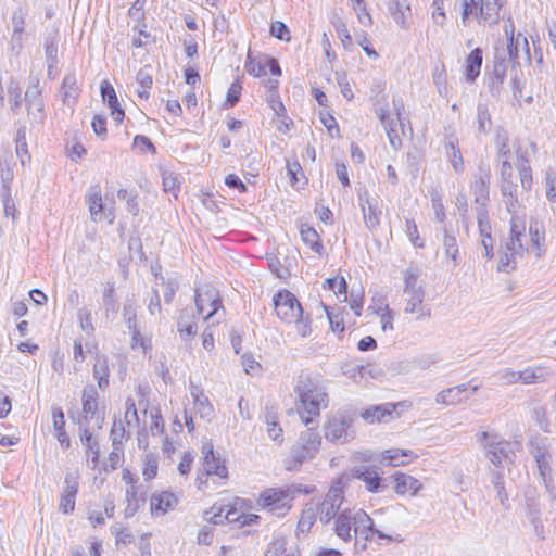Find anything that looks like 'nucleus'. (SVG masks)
I'll return each instance as SVG.
<instances>
[{"label": "nucleus", "instance_id": "obj_1", "mask_svg": "<svg viewBox=\"0 0 556 556\" xmlns=\"http://www.w3.org/2000/svg\"><path fill=\"white\" fill-rule=\"evenodd\" d=\"M252 503L243 497L235 496L229 503L224 505H212L205 511L206 520L212 525H223L225 522L237 525L238 527H248L257 525L261 516L249 513Z\"/></svg>", "mask_w": 556, "mask_h": 556}, {"label": "nucleus", "instance_id": "obj_2", "mask_svg": "<svg viewBox=\"0 0 556 556\" xmlns=\"http://www.w3.org/2000/svg\"><path fill=\"white\" fill-rule=\"evenodd\" d=\"M277 317L286 324H294L296 332L301 337H307L312 332L311 319L304 316L301 303L289 290H280L273 298Z\"/></svg>", "mask_w": 556, "mask_h": 556}, {"label": "nucleus", "instance_id": "obj_3", "mask_svg": "<svg viewBox=\"0 0 556 556\" xmlns=\"http://www.w3.org/2000/svg\"><path fill=\"white\" fill-rule=\"evenodd\" d=\"M294 392L298 395V409L307 413L311 417H317L321 408L328 406V395L318 381L307 374L298 377Z\"/></svg>", "mask_w": 556, "mask_h": 556}, {"label": "nucleus", "instance_id": "obj_4", "mask_svg": "<svg viewBox=\"0 0 556 556\" xmlns=\"http://www.w3.org/2000/svg\"><path fill=\"white\" fill-rule=\"evenodd\" d=\"M525 224L519 222L518 217L513 215L510 219V231L508 238L504 241L501 251L497 270L510 273L516 269L517 260L528 253L525 247L526 240Z\"/></svg>", "mask_w": 556, "mask_h": 556}, {"label": "nucleus", "instance_id": "obj_5", "mask_svg": "<svg viewBox=\"0 0 556 556\" xmlns=\"http://www.w3.org/2000/svg\"><path fill=\"white\" fill-rule=\"evenodd\" d=\"M300 489L293 486H273L264 489L256 498L260 509L278 518L287 516Z\"/></svg>", "mask_w": 556, "mask_h": 556}, {"label": "nucleus", "instance_id": "obj_6", "mask_svg": "<svg viewBox=\"0 0 556 556\" xmlns=\"http://www.w3.org/2000/svg\"><path fill=\"white\" fill-rule=\"evenodd\" d=\"M332 530L344 543L352 540V530L363 533V529H371V517L364 509L345 508L334 518Z\"/></svg>", "mask_w": 556, "mask_h": 556}, {"label": "nucleus", "instance_id": "obj_7", "mask_svg": "<svg viewBox=\"0 0 556 556\" xmlns=\"http://www.w3.org/2000/svg\"><path fill=\"white\" fill-rule=\"evenodd\" d=\"M202 467L197 475H200L201 483H207V476H215L218 482H228L229 470L226 462L215 452L212 441H205L201 446Z\"/></svg>", "mask_w": 556, "mask_h": 556}, {"label": "nucleus", "instance_id": "obj_8", "mask_svg": "<svg viewBox=\"0 0 556 556\" xmlns=\"http://www.w3.org/2000/svg\"><path fill=\"white\" fill-rule=\"evenodd\" d=\"M346 483L348 480L344 475L337 477L320 503V519L325 523H328L338 515L344 502V488Z\"/></svg>", "mask_w": 556, "mask_h": 556}, {"label": "nucleus", "instance_id": "obj_9", "mask_svg": "<svg viewBox=\"0 0 556 556\" xmlns=\"http://www.w3.org/2000/svg\"><path fill=\"white\" fill-rule=\"evenodd\" d=\"M194 301L197 312L199 315H203L204 320L212 318L223 307L218 290L210 283L195 288Z\"/></svg>", "mask_w": 556, "mask_h": 556}, {"label": "nucleus", "instance_id": "obj_10", "mask_svg": "<svg viewBox=\"0 0 556 556\" xmlns=\"http://www.w3.org/2000/svg\"><path fill=\"white\" fill-rule=\"evenodd\" d=\"M393 109L396 115V119L390 118L386 109L379 110L378 117L387 131L390 144L394 149H397L402 144V140L399 137L397 127H403L402 114L404 112V103L401 98H393Z\"/></svg>", "mask_w": 556, "mask_h": 556}, {"label": "nucleus", "instance_id": "obj_11", "mask_svg": "<svg viewBox=\"0 0 556 556\" xmlns=\"http://www.w3.org/2000/svg\"><path fill=\"white\" fill-rule=\"evenodd\" d=\"M150 387L147 383H140L136 388L135 397L126 400V412L124 417H139V413L143 417H161L157 412L149 408L148 395Z\"/></svg>", "mask_w": 556, "mask_h": 556}, {"label": "nucleus", "instance_id": "obj_12", "mask_svg": "<svg viewBox=\"0 0 556 556\" xmlns=\"http://www.w3.org/2000/svg\"><path fill=\"white\" fill-rule=\"evenodd\" d=\"M505 52L496 50L493 56L492 70L489 72L488 87L492 96L498 97L507 74Z\"/></svg>", "mask_w": 556, "mask_h": 556}, {"label": "nucleus", "instance_id": "obj_13", "mask_svg": "<svg viewBox=\"0 0 556 556\" xmlns=\"http://www.w3.org/2000/svg\"><path fill=\"white\" fill-rule=\"evenodd\" d=\"M85 202L93 222L101 220L104 217L108 218L109 223H113L115 216L111 211L105 212L101 187L98 184L89 187L85 195Z\"/></svg>", "mask_w": 556, "mask_h": 556}, {"label": "nucleus", "instance_id": "obj_14", "mask_svg": "<svg viewBox=\"0 0 556 556\" xmlns=\"http://www.w3.org/2000/svg\"><path fill=\"white\" fill-rule=\"evenodd\" d=\"M478 390V386H472L471 382L463 383L456 387L445 389L438 393L435 402L443 405H457L467 401Z\"/></svg>", "mask_w": 556, "mask_h": 556}, {"label": "nucleus", "instance_id": "obj_15", "mask_svg": "<svg viewBox=\"0 0 556 556\" xmlns=\"http://www.w3.org/2000/svg\"><path fill=\"white\" fill-rule=\"evenodd\" d=\"M358 201L367 229L375 231L380 224L381 215V210L378 207V200L371 198L367 190H363L358 192Z\"/></svg>", "mask_w": 556, "mask_h": 556}, {"label": "nucleus", "instance_id": "obj_16", "mask_svg": "<svg viewBox=\"0 0 556 556\" xmlns=\"http://www.w3.org/2000/svg\"><path fill=\"white\" fill-rule=\"evenodd\" d=\"M393 491L399 496H416L424 488L422 482L403 471H396L391 477Z\"/></svg>", "mask_w": 556, "mask_h": 556}, {"label": "nucleus", "instance_id": "obj_17", "mask_svg": "<svg viewBox=\"0 0 556 556\" xmlns=\"http://www.w3.org/2000/svg\"><path fill=\"white\" fill-rule=\"evenodd\" d=\"M490 177V168L484 165H480L477 173L473 175L471 189L475 195V202L479 205L478 207H485L489 202Z\"/></svg>", "mask_w": 556, "mask_h": 556}, {"label": "nucleus", "instance_id": "obj_18", "mask_svg": "<svg viewBox=\"0 0 556 556\" xmlns=\"http://www.w3.org/2000/svg\"><path fill=\"white\" fill-rule=\"evenodd\" d=\"M404 294L406 295L404 307L405 314L414 315L416 320H422L431 317V307L424 303L426 295L425 289Z\"/></svg>", "mask_w": 556, "mask_h": 556}, {"label": "nucleus", "instance_id": "obj_19", "mask_svg": "<svg viewBox=\"0 0 556 556\" xmlns=\"http://www.w3.org/2000/svg\"><path fill=\"white\" fill-rule=\"evenodd\" d=\"M529 242L528 236L523 241L525 247L528 248V252H533L536 258H541L545 254V230L544 226L536 219H531L529 223Z\"/></svg>", "mask_w": 556, "mask_h": 556}, {"label": "nucleus", "instance_id": "obj_20", "mask_svg": "<svg viewBox=\"0 0 556 556\" xmlns=\"http://www.w3.org/2000/svg\"><path fill=\"white\" fill-rule=\"evenodd\" d=\"M27 17V11L23 8L16 9L12 14V35L10 47L12 52L18 54L23 48V42L26 38L25 23Z\"/></svg>", "mask_w": 556, "mask_h": 556}, {"label": "nucleus", "instance_id": "obj_21", "mask_svg": "<svg viewBox=\"0 0 556 556\" xmlns=\"http://www.w3.org/2000/svg\"><path fill=\"white\" fill-rule=\"evenodd\" d=\"M412 407V401H401L399 403H383L379 405H370L361 414V417H387L392 415L393 413L402 415L404 413H409Z\"/></svg>", "mask_w": 556, "mask_h": 556}, {"label": "nucleus", "instance_id": "obj_22", "mask_svg": "<svg viewBox=\"0 0 556 556\" xmlns=\"http://www.w3.org/2000/svg\"><path fill=\"white\" fill-rule=\"evenodd\" d=\"M418 458V454L408 448H388L381 452L380 463L389 467L406 466Z\"/></svg>", "mask_w": 556, "mask_h": 556}, {"label": "nucleus", "instance_id": "obj_23", "mask_svg": "<svg viewBox=\"0 0 556 556\" xmlns=\"http://www.w3.org/2000/svg\"><path fill=\"white\" fill-rule=\"evenodd\" d=\"M178 504V497L170 491H161L150 498V511L153 516H163L175 509Z\"/></svg>", "mask_w": 556, "mask_h": 556}, {"label": "nucleus", "instance_id": "obj_24", "mask_svg": "<svg viewBox=\"0 0 556 556\" xmlns=\"http://www.w3.org/2000/svg\"><path fill=\"white\" fill-rule=\"evenodd\" d=\"M25 101L28 115H31L38 122H42L45 118V104L38 85H33L27 88Z\"/></svg>", "mask_w": 556, "mask_h": 556}, {"label": "nucleus", "instance_id": "obj_25", "mask_svg": "<svg viewBox=\"0 0 556 556\" xmlns=\"http://www.w3.org/2000/svg\"><path fill=\"white\" fill-rule=\"evenodd\" d=\"M352 475L361 480L369 493H378L381 489L382 478L374 467L354 469Z\"/></svg>", "mask_w": 556, "mask_h": 556}, {"label": "nucleus", "instance_id": "obj_26", "mask_svg": "<svg viewBox=\"0 0 556 556\" xmlns=\"http://www.w3.org/2000/svg\"><path fill=\"white\" fill-rule=\"evenodd\" d=\"M100 90H101V97H102L103 102H105L109 105V108L111 109L112 117L117 123L123 122L125 112L119 106L118 99H117V96H116V92H115L113 86L108 80H103L101 83Z\"/></svg>", "mask_w": 556, "mask_h": 556}, {"label": "nucleus", "instance_id": "obj_27", "mask_svg": "<svg viewBox=\"0 0 556 556\" xmlns=\"http://www.w3.org/2000/svg\"><path fill=\"white\" fill-rule=\"evenodd\" d=\"M80 93V89L78 86L77 77L75 73H68L64 76L62 86H61V94L62 101L67 106H74L78 100Z\"/></svg>", "mask_w": 556, "mask_h": 556}, {"label": "nucleus", "instance_id": "obj_28", "mask_svg": "<svg viewBox=\"0 0 556 556\" xmlns=\"http://www.w3.org/2000/svg\"><path fill=\"white\" fill-rule=\"evenodd\" d=\"M65 482L66 488L61 496L59 508L63 514L68 515L75 510L78 482L74 478H66Z\"/></svg>", "mask_w": 556, "mask_h": 556}, {"label": "nucleus", "instance_id": "obj_29", "mask_svg": "<svg viewBox=\"0 0 556 556\" xmlns=\"http://www.w3.org/2000/svg\"><path fill=\"white\" fill-rule=\"evenodd\" d=\"M520 52H523L527 60L530 61L531 55L529 42L521 33H518L515 38H510V40L507 41V53L509 61H511L514 64L518 63Z\"/></svg>", "mask_w": 556, "mask_h": 556}, {"label": "nucleus", "instance_id": "obj_30", "mask_svg": "<svg viewBox=\"0 0 556 556\" xmlns=\"http://www.w3.org/2000/svg\"><path fill=\"white\" fill-rule=\"evenodd\" d=\"M177 330L182 340L188 341L192 339L197 333V324L194 321V315L191 309L185 308L180 312Z\"/></svg>", "mask_w": 556, "mask_h": 556}, {"label": "nucleus", "instance_id": "obj_31", "mask_svg": "<svg viewBox=\"0 0 556 556\" xmlns=\"http://www.w3.org/2000/svg\"><path fill=\"white\" fill-rule=\"evenodd\" d=\"M506 0H483L479 7L480 21L488 24H495L500 18V11Z\"/></svg>", "mask_w": 556, "mask_h": 556}, {"label": "nucleus", "instance_id": "obj_32", "mask_svg": "<svg viewBox=\"0 0 556 556\" xmlns=\"http://www.w3.org/2000/svg\"><path fill=\"white\" fill-rule=\"evenodd\" d=\"M445 154L455 173H463L465 168L464 160L458 148V141L454 136H450L445 140Z\"/></svg>", "mask_w": 556, "mask_h": 556}, {"label": "nucleus", "instance_id": "obj_33", "mask_svg": "<svg viewBox=\"0 0 556 556\" xmlns=\"http://www.w3.org/2000/svg\"><path fill=\"white\" fill-rule=\"evenodd\" d=\"M482 50L480 48L473 49L466 59V80L473 83L480 75L482 66Z\"/></svg>", "mask_w": 556, "mask_h": 556}, {"label": "nucleus", "instance_id": "obj_34", "mask_svg": "<svg viewBox=\"0 0 556 556\" xmlns=\"http://www.w3.org/2000/svg\"><path fill=\"white\" fill-rule=\"evenodd\" d=\"M109 362L106 356L98 355L93 365V378L98 381V386L101 390H105L109 387Z\"/></svg>", "mask_w": 556, "mask_h": 556}, {"label": "nucleus", "instance_id": "obj_35", "mask_svg": "<svg viewBox=\"0 0 556 556\" xmlns=\"http://www.w3.org/2000/svg\"><path fill=\"white\" fill-rule=\"evenodd\" d=\"M190 394L194 401V406L197 408L195 414H199L200 417H207L211 415L213 408L208 402V399L202 393V391L197 386L190 387Z\"/></svg>", "mask_w": 556, "mask_h": 556}, {"label": "nucleus", "instance_id": "obj_36", "mask_svg": "<svg viewBox=\"0 0 556 556\" xmlns=\"http://www.w3.org/2000/svg\"><path fill=\"white\" fill-rule=\"evenodd\" d=\"M300 233L303 242L306 245H308L314 252L321 254L324 247L320 243L319 235L313 227L302 225Z\"/></svg>", "mask_w": 556, "mask_h": 556}, {"label": "nucleus", "instance_id": "obj_37", "mask_svg": "<svg viewBox=\"0 0 556 556\" xmlns=\"http://www.w3.org/2000/svg\"><path fill=\"white\" fill-rule=\"evenodd\" d=\"M443 231V248L445 251V255L453 261L454 265H456L458 263L459 257V249L456 236L450 232L446 227H444Z\"/></svg>", "mask_w": 556, "mask_h": 556}, {"label": "nucleus", "instance_id": "obj_38", "mask_svg": "<svg viewBox=\"0 0 556 556\" xmlns=\"http://www.w3.org/2000/svg\"><path fill=\"white\" fill-rule=\"evenodd\" d=\"M144 481H151L157 477L159 473V458L155 454H146L142 459L141 468Z\"/></svg>", "mask_w": 556, "mask_h": 556}, {"label": "nucleus", "instance_id": "obj_39", "mask_svg": "<svg viewBox=\"0 0 556 556\" xmlns=\"http://www.w3.org/2000/svg\"><path fill=\"white\" fill-rule=\"evenodd\" d=\"M514 454H515V451L511 447L510 443L506 442L504 445L502 443H500L498 446L494 447L491 451L490 459L494 465L500 466L502 464L503 459L508 460L509 463H513Z\"/></svg>", "mask_w": 556, "mask_h": 556}, {"label": "nucleus", "instance_id": "obj_40", "mask_svg": "<svg viewBox=\"0 0 556 556\" xmlns=\"http://www.w3.org/2000/svg\"><path fill=\"white\" fill-rule=\"evenodd\" d=\"M45 53L47 58L48 72L50 73L58 64V41L56 35L48 36L45 39Z\"/></svg>", "mask_w": 556, "mask_h": 556}, {"label": "nucleus", "instance_id": "obj_41", "mask_svg": "<svg viewBox=\"0 0 556 556\" xmlns=\"http://www.w3.org/2000/svg\"><path fill=\"white\" fill-rule=\"evenodd\" d=\"M418 269L409 267L404 271V293H412L415 291L424 290L422 285L418 282Z\"/></svg>", "mask_w": 556, "mask_h": 556}, {"label": "nucleus", "instance_id": "obj_42", "mask_svg": "<svg viewBox=\"0 0 556 556\" xmlns=\"http://www.w3.org/2000/svg\"><path fill=\"white\" fill-rule=\"evenodd\" d=\"M14 164L11 160L0 161L1 191H11V184L14 179Z\"/></svg>", "mask_w": 556, "mask_h": 556}, {"label": "nucleus", "instance_id": "obj_43", "mask_svg": "<svg viewBox=\"0 0 556 556\" xmlns=\"http://www.w3.org/2000/svg\"><path fill=\"white\" fill-rule=\"evenodd\" d=\"M114 508L99 507L92 508L88 511V520L93 528L98 526H102L105 523V520L113 515Z\"/></svg>", "mask_w": 556, "mask_h": 556}, {"label": "nucleus", "instance_id": "obj_44", "mask_svg": "<svg viewBox=\"0 0 556 556\" xmlns=\"http://www.w3.org/2000/svg\"><path fill=\"white\" fill-rule=\"evenodd\" d=\"M477 222L481 239L492 238V226L485 207L477 208Z\"/></svg>", "mask_w": 556, "mask_h": 556}, {"label": "nucleus", "instance_id": "obj_45", "mask_svg": "<svg viewBox=\"0 0 556 556\" xmlns=\"http://www.w3.org/2000/svg\"><path fill=\"white\" fill-rule=\"evenodd\" d=\"M16 155L21 161V164L24 166L26 163L30 161V154L27 150V142H26V132L25 129L20 128L16 132Z\"/></svg>", "mask_w": 556, "mask_h": 556}, {"label": "nucleus", "instance_id": "obj_46", "mask_svg": "<svg viewBox=\"0 0 556 556\" xmlns=\"http://www.w3.org/2000/svg\"><path fill=\"white\" fill-rule=\"evenodd\" d=\"M519 381L525 384L535 383L544 380V372L542 367L531 368L528 367L521 371H518Z\"/></svg>", "mask_w": 556, "mask_h": 556}, {"label": "nucleus", "instance_id": "obj_47", "mask_svg": "<svg viewBox=\"0 0 556 556\" xmlns=\"http://www.w3.org/2000/svg\"><path fill=\"white\" fill-rule=\"evenodd\" d=\"M477 122L479 132L486 134L491 129V114L483 103H479L477 106Z\"/></svg>", "mask_w": 556, "mask_h": 556}, {"label": "nucleus", "instance_id": "obj_48", "mask_svg": "<svg viewBox=\"0 0 556 556\" xmlns=\"http://www.w3.org/2000/svg\"><path fill=\"white\" fill-rule=\"evenodd\" d=\"M98 392L93 386H87L83 392V406L86 414H94Z\"/></svg>", "mask_w": 556, "mask_h": 556}, {"label": "nucleus", "instance_id": "obj_49", "mask_svg": "<svg viewBox=\"0 0 556 556\" xmlns=\"http://www.w3.org/2000/svg\"><path fill=\"white\" fill-rule=\"evenodd\" d=\"M518 169L520 175V181L525 189L531 188L532 175L529 161L522 154H518Z\"/></svg>", "mask_w": 556, "mask_h": 556}, {"label": "nucleus", "instance_id": "obj_50", "mask_svg": "<svg viewBox=\"0 0 556 556\" xmlns=\"http://www.w3.org/2000/svg\"><path fill=\"white\" fill-rule=\"evenodd\" d=\"M482 2L483 0H460L463 8L462 18L464 24L470 16L480 18L479 7Z\"/></svg>", "mask_w": 556, "mask_h": 556}, {"label": "nucleus", "instance_id": "obj_51", "mask_svg": "<svg viewBox=\"0 0 556 556\" xmlns=\"http://www.w3.org/2000/svg\"><path fill=\"white\" fill-rule=\"evenodd\" d=\"M496 147H497V160L498 162L513 159V153L508 146V137L505 132L497 134L496 136Z\"/></svg>", "mask_w": 556, "mask_h": 556}, {"label": "nucleus", "instance_id": "obj_52", "mask_svg": "<svg viewBox=\"0 0 556 556\" xmlns=\"http://www.w3.org/2000/svg\"><path fill=\"white\" fill-rule=\"evenodd\" d=\"M77 317L79 320L80 328L87 336H92L94 332V326L92 324V314L88 307H81L78 309Z\"/></svg>", "mask_w": 556, "mask_h": 556}, {"label": "nucleus", "instance_id": "obj_53", "mask_svg": "<svg viewBox=\"0 0 556 556\" xmlns=\"http://www.w3.org/2000/svg\"><path fill=\"white\" fill-rule=\"evenodd\" d=\"M8 92L11 109L12 111H16L21 108L23 102L22 90L18 83L12 79L9 84Z\"/></svg>", "mask_w": 556, "mask_h": 556}, {"label": "nucleus", "instance_id": "obj_54", "mask_svg": "<svg viewBox=\"0 0 556 556\" xmlns=\"http://www.w3.org/2000/svg\"><path fill=\"white\" fill-rule=\"evenodd\" d=\"M265 556H300L299 553L289 552L286 547V543L282 540H274L266 553Z\"/></svg>", "mask_w": 556, "mask_h": 556}, {"label": "nucleus", "instance_id": "obj_55", "mask_svg": "<svg viewBox=\"0 0 556 556\" xmlns=\"http://www.w3.org/2000/svg\"><path fill=\"white\" fill-rule=\"evenodd\" d=\"M159 280L161 281L162 286L165 287V290L163 292L164 302L166 304H170L175 298L179 285L175 279L165 280L164 277H160Z\"/></svg>", "mask_w": 556, "mask_h": 556}, {"label": "nucleus", "instance_id": "obj_56", "mask_svg": "<svg viewBox=\"0 0 556 556\" xmlns=\"http://www.w3.org/2000/svg\"><path fill=\"white\" fill-rule=\"evenodd\" d=\"M163 189L165 192L172 193L175 198H177V192L179 191V184L178 178L174 173L163 174Z\"/></svg>", "mask_w": 556, "mask_h": 556}, {"label": "nucleus", "instance_id": "obj_57", "mask_svg": "<svg viewBox=\"0 0 556 556\" xmlns=\"http://www.w3.org/2000/svg\"><path fill=\"white\" fill-rule=\"evenodd\" d=\"M374 523V520L371 519V529H363V538L367 541L372 540L374 536H377L378 539L386 540L388 542L392 541H400L396 536H393L391 534L383 533L382 531L376 529Z\"/></svg>", "mask_w": 556, "mask_h": 556}, {"label": "nucleus", "instance_id": "obj_58", "mask_svg": "<svg viewBox=\"0 0 556 556\" xmlns=\"http://www.w3.org/2000/svg\"><path fill=\"white\" fill-rule=\"evenodd\" d=\"M1 200L3 203L4 215L11 216L13 220L16 219L17 210L11 197V191H1Z\"/></svg>", "mask_w": 556, "mask_h": 556}, {"label": "nucleus", "instance_id": "obj_59", "mask_svg": "<svg viewBox=\"0 0 556 556\" xmlns=\"http://www.w3.org/2000/svg\"><path fill=\"white\" fill-rule=\"evenodd\" d=\"M241 91H242V86H241L240 81L237 79L236 81H233L230 85V87L227 90L226 102L229 106L232 108L239 102Z\"/></svg>", "mask_w": 556, "mask_h": 556}, {"label": "nucleus", "instance_id": "obj_60", "mask_svg": "<svg viewBox=\"0 0 556 556\" xmlns=\"http://www.w3.org/2000/svg\"><path fill=\"white\" fill-rule=\"evenodd\" d=\"M81 441L88 446L87 456L91 458L93 466H97L100 454L99 450L92 445V434L86 430L81 435Z\"/></svg>", "mask_w": 556, "mask_h": 556}, {"label": "nucleus", "instance_id": "obj_61", "mask_svg": "<svg viewBox=\"0 0 556 556\" xmlns=\"http://www.w3.org/2000/svg\"><path fill=\"white\" fill-rule=\"evenodd\" d=\"M123 317L128 329H135L137 327V313L132 303L124 304Z\"/></svg>", "mask_w": 556, "mask_h": 556}, {"label": "nucleus", "instance_id": "obj_62", "mask_svg": "<svg viewBox=\"0 0 556 556\" xmlns=\"http://www.w3.org/2000/svg\"><path fill=\"white\" fill-rule=\"evenodd\" d=\"M115 536V545L116 546H126L134 542V534L128 528H119L114 533Z\"/></svg>", "mask_w": 556, "mask_h": 556}, {"label": "nucleus", "instance_id": "obj_63", "mask_svg": "<svg viewBox=\"0 0 556 556\" xmlns=\"http://www.w3.org/2000/svg\"><path fill=\"white\" fill-rule=\"evenodd\" d=\"M241 364L244 368V371L248 375H254L255 372L260 371V369H261L260 363L256 362L251 354H243L241 356Z\"/></svg>", "mask_w": 556, "mask_h": 556}, {"label": "nucleus", "instance_id": "obj_64", "mask_svg": "<svg viewBox=\"0 0 556 556\" xmlns=\"http://www.w3.org/2000/svg\"><path fill=\"white\" fill-rule=\"evenodd\" d=\"M546 197L549 201L556 202V174H546Z\"/></svg>", "mask_w": 556, "mask_h": 556}]
</instances>
